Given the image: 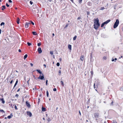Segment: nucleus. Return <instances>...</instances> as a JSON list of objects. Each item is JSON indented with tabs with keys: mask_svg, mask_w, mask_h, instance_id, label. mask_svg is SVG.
<instances>
[{
	"mask_svg": "<svg viewBox=\"0 0 123 123\" xmlns=\"http://www.w3.org/2000/svg\"><path fill=\"white\" fill-rule=\"evenodd\" d=\"M18 79H17V80L16 81V83H15V85H14V86L13 88V89H14V88L17 85V83H18Z\"/></svg>",
	"mask_w": 123,
	"mask_h": 123,
	"instance_id": "obj_17",
	"label": "nucleus"
},
{
	"mask_svg": "<svg viewBox=\"0 0 123 123\" xmlns=\"http://www.w3.org/2000/svg\"><path fill=\"white\" fill-rule=\"evenodd\" d=\"M94 26V28H95L96 30H97L98 28V27L99 26H97L96 25V24H94L93 25Z\"/></svg>",
	"mask_w": 123,
	"mask_h": 123,
	"instance_id": "obj_10",
	"label": "nucleus"
},
{
	"mask_svg": "<svg viewBox=\"0 0 123 123\" xmlns=\"http://www.w3.org/2000/svg\"><path fill=\"white\" fill-rule=\"evenodd\" d=\"M29 24H30V23H29L26 22L25 25V28H27L29 27Z\"/></svg>",
	"mask_w": 123,
	"mask_h": 123,
	"instance_id": "obj_6",
	"label": "nucleus"
},
{
	"mask_svg": "<svg viewBox=\"0 0 123 123\" xmlns=\"http://www.w3.org/2000/svg\"><path fill=\"white\" fill-rule=\"evenodd\" d=\"M23 66L25 67H27V66L26 65H25V64H24L23 65Z\"/></svg>",
	"mask_w": 123,
	"mask_h": 123,
	"instance_id": "obj_61",
	"label": "nucleus"
},
{
	"mask_svg": "<svg viewBox=\"0 0 123 123\" xmlns=\"http://www.w3.org/2000/svg\"><path fill=\"white\" fill-rule=\"evenodd\" d=\"M79 114H80V116L81 115V112H80V111L79 110Z\"/></svg>",
	"mask_w": 123,
	"mask_h": 123,
	"instance_id": "obj_56",
	"label": "nucleus"
},
{
	"mask_svg": "<svg viewBox=\"0 0 123 123\" xmlns=\"http://www.w3.org/2000/svg\"><path fill=\"white\" fill-rule=\"evenodd\" d=\"M25 104L26 106H27L28 108H30L31 107V105L27 101L25 102Z\"/></svg>",
	"mask_w": 123,
	"mask_h": 123,
	"instance_id": "obj_5",
	"label": "nucleus"
},
{
	"mask_svg": "<svg viewBox=\"0 0 123 123\" xmlns=\"http://www.w3.org/2000/svg\"><path fill=\"white\" fill-rule=\"evenodd\" d=\"M27 114L29 116L31 117L32 116V114L31 113L30 111H27Z\"/></svg>",
	"mask_w": 123,
	"mask_h": 123,
	"instance_id": "obj_7",
	"label": "nucleus"
},
{
	"mask_svg": "<svg viewBox=\"0 0 123 123\" xmlns=\"http://www.w3.org/2000/svg\"><path fill=\"white\" fill-rule=\"evenodd\" d=\"M87 14L88 15H89L90 14V12H89L87 11Z\"/></svg>",
	"mask_w": 123,
	"mask_h": 123,
	"instance_id": "obj_42",
	"label": "nucleus"
},
{
	"mask_svg": "<svg viewBox=\"0 0 123 123\" xmlns=\"http://www.w3.org/2000/svg\"><path fill=\"white\" fill-rule=\"evenodd\" d=\"M42 111H46V109L45 108L42 107Z\"/></svg>",
	"mask_w": 123,
	"mask_h": 123,
	"instance_id": "obj_15",
	"label": "nucleus"
},
{
	"mask_svg": "<svg viewBox=\"0 0 123 123\" xmlns=\"http://www.w3.org/2000/svg\"><path fill=\"white\" fill-rule=\"evenodd\" d=\"M94 87L96 91H97L96 89L98 87V85H96V83H94Z\"/></svg>",
	"mask_w": 123,
	"mask_h": 123,
	"instance_id": "obj_9",
	"label": "nucleus"
},
{
	"mask_svg": "<svg viewBox=\"0 0 123 123\" xmlns=\"http://www.w3.org/2000/svg\"><path fill=\"white\" fill-rule=\"evenodd\" d=\"M68 24H66V25H65V27H64V28H66L67 27H68Z\"/></svg>",
	"mask_w": 123,
	"mask_h": 123,
	"instance_id": "obj_46",
	"label": "nucleus"
},
{
	"mask_svg": "<svg viewBox=\"0 0 123 123\" xmlns=\"http://www.w3.org/2000/svg\"><path fill=\"white\" fill-rule=\"evenodd\" d=\"M119 23V20L118 19H117L116 20L115 22V23L114 25H113V28H115L117 27L118 26Z\"/></svg>",
	"mask_w": 123,
	"mask_h": 123,
	"instance_id": "obj_1",
	"label": "nucleus"
},
{
	"mask_svg": "<svg viewBox=\"0 0 123 123\" xmlns=\"http://www.w3.org/2000/svg\"><path fill=\"white\" fill-rule=\"evenodd\" d=\"M80 59L82 61H83L84 59V56L83 55L81 56L80 57Z\"/></svg>",
	"mask_w": 123,
	"mask_h": 123,
	"instance_id": "obj_16",
	"label": "nucleus"
},
{
	"mask_svg": "<svg viewBox=\"0 0 123 123\" xmlns=\"http://www.w3.org/2000/svg\"><path fill=\"white\" fill-rule=\"evenodd\" d=\"M50 53L52 55L53 54V52L52 51H50Z\"/></svg>",
	"mask_w": 123,
	"mask_h": 123,
	"instance_id": "obj_47",
	"label": "nucleus"
},
{
	"mask_svg": "<svg viewBox=\"0 0 123 123\" xmlns=\"http://www.w3.org/2000/svg\"><path fill=\"white\" fill-rule=\"evenodd\" d=\"M82 0H79V2L81 4L82 3Z\"/></svg>",
	"mask_w": 123,
	"mask_h": 123,
	"instance_id": "obj_43",
	"label": "nucleus"
},
{
	"mask_svg": "<svg viewBox=\"0 0 123 123\" xmlns=\"http://www.w3.org/2000/svg\"><path fill=\"white\" fill-rule=\"evenodd\" d=\"M105 25L104 23H103L101 25V27H103Z\"/></svg>",
	"mask_w": 123,
	"mask_h": 123,
	"instance_id": "obj_33",
	"label": "nucleus"
},
{
	"mask_svg": "<svg viewBox=\"0 0 123 123\" xmlns=\"http://www.w3.org/2000/svg\"><path fill=\"white\" fill-rule=\"evenodd\" d=\"M61 84L62 85V86H63L64 85L63 82V81H61L60 82Z\"/></svg>",
	"mask_w": 123,
	"mask_h": 123,
	"instance_id": "obj_25",
	"label": "nucleus"
},
{
	"mask_svg": "<svg viewBox=\"0 0 123 123\" xmlns=\"http://www.w3.org/2000/svg\"><path fill=\"white\" fill-rule=\"evenodd\" d=\"M48 80H46V85L47 86L48 85Z\"/></svg>",
	"mask_w": 123,
	"mask_h": 123,
	"instance_id": "obj_41",
	"label": "nucleus"
},
{
	"mask_svg": "<svg viewBox=\"0 0 123 123\" xmlns=\"http://www.w3.org/2000/svg\"><path fill=\"white\" fill-rule=\"evenodd\" d=\"M30 65H31V67H32L33 66V64L32 63H30Z\"/></svg>",
	"mask_w": 123,
	"mask_h": 123,
	"instance_id": "obj_58",
	"label": "nucleus"
},
{
	"mask_svg": "<svg viewBox=\"0 0 123 123\" xmlns=\"http://www.w3.org/2000/svg\"><path fill=\"white\" fill-rule=\"evenodd\" d=\"M43 66L45 68H46V65L45 64H44Z\"/></svg>",
	"mask_w": 123,
	"mask_h": 123,
	"instance_id": "obj_62",
	"label": "nucleus"
},
{
	"mask_svg": "<svg viewBox=\"0 0 123 123\" xmlns=\"http://www.w3.org/2000/svg\"><path fill=\"white\" fill-rule=\"evenodd\" d=\"M14 108L16 110H17L18 109L17 108V107L16 106V105H15L14 106Z\"/></svg>",
	"mask_w": 123,
	"mask_h": 123,
	"instance_id": "obj_40",
	"label": "nucleus"
},
{
	"mask_svg": "<svg viewBox=\"0 0 123 123\" xmlns=\"http://www.w3.org/2000/svg\"><path fill=\"white\" fill-rule=\"evenodd\" d=\"M71 45L69 44L68 46V48L70 50L71 49Z\"/></svg>",
	"mask_w": 123,
	"mask_h": 123,
	"instance_id": "obj_20",
	"label": "nucleus"
},
{
	"mask_svg": "<svg viewBox=\"0 0 123 123\" xmlns=\"http://www.w3.org/2000/svg\"><path fill=\"white\" fill-rule=\"evenodd\" d=\"M96 85H98V86L99 85V83H96Z\"/></svg>",
	"mask_w": 123,
	"mask_h": 123,
	"instance_id": "obj_59",
	"label": "nucleus"
},
{
	"mask_svg": "<svg viewBox=\"0 0 123 123\" xmlns=\"http://www.w3.org/2000/svg\"><path fill=\"white\" fill-rule=\"evenodd\" d=\"M61 70H59V74L60 75L61 74Z\"/></svg>",
	"mask_w": 123,
	"mask_h": 123,
	"instance_id": "obj_32",
	"label": "nucleus"
},
{
	"mask_svg": "<svg viewBox=\"0 0 123 123\" xmlns=\"http://www.w3.org/2000/svg\"><path fill=\"white\" fill-rule=\"evenodd\" d=\"M32 34L34 35H37V33L36 32L32 31Z\"/></svg>",
	"mask_w": 123,
	"mask_h": 123,
	"instance_id": "obj_22",
	"label": "nucleus"
},
{
	"mask_svg": "<svg viewBox=\"0 0 123 123\" xmlns=\"http://www.w3.org/2000/svg\"><path fill=\"white\" fill-rule=\"evenodd\" d=\"M6 6L7 7H9V5H8L7 3L6 4Z\"/></svg>",
	"mask_w": 123,
	"mask_h": 123,
	"instance_id": "obj_50",
	"label": "nucleus"
},
{
	"mask_svg": "<svg viewBox=\"0 0 123 123\" xmlns=\"http://www.w3.org/2000/svg\"><path fill=\"white\" fill-rule=\"evenodd\" d=\"M41 44V43H37V46H40Z\"/></svg>",
	"mask_w": 123,
	"mask_h": 123,
	"instance_id": "obj_37",
	"label": "nucleus"
},
{
	"mask_svg": "<svg viewBox=\"0 0 123 123\" xmlns=\"http://www.w3.org/2000/svg\"><path fill=\"white\" fill-rule=\"evenodd\" d=\"M87 4L88 6H91L92 5V3L90 2H87Z\"/></svg>",
	"mask_w": 123,
	"mask_h": 123,
	"instance_id": "obj_18",
	"label": "nucleus"
},
{
	"mask_svg": "<svg viewBox=\"0 0 123 123\" xmlns=\"http://www.w3.org/2000/svg\"><path fill=\"white\" fill-rule=\"evenodd\" d=\"M18 51L19 52H21V50L20 49H19Z\"/></svg>",
	"mask_w": 123,
	"mask_h": 123,
	"instance_id": "obj_60",
	"label": "nucleus"
},
{
	"mask_svg": "<svg viewBox=\"0 0 123 123\" xmlns=\"http://www.w3.org/2000/svg\"><path fill=\"white\" fill-rule=\"evenodd\" d=\"M113 101H112V102H111V105H113Z\"/></svg>",
	"mask_w": 123,
	"mask_h": 123,
	"instance_id": "obj_49",
	"label": "nucleus"
},
{
	"mask_svg": "<svg viewBox=\"0 0 123 123\" xmlns=\"http://www.w3.org/2000/svg\"><path fill=\"white\" fill-rule=\"evenodd\" d=\"M94 117L95 118H98V117L99 114L98 113H95L94 114Z\"/></svg>",
	"mask_w": 123,
	"mask_h": 123,
	"instance_id": "obj_4",
	"label": "nucleus"
},
{
	"mask_svg": "<svg viewBox=\"0 0 123 123\" xmlns=\"http://www.w3.org/2000/svg\"><path fill=\"white\" fill-rule=\"evenodd\" d=\"M106 57L105 56H104L103 57V59H104L106 60Z\"/></svg>",
	"mask_w": 123,
	"mask_h": 123,
	"instance_id": "obj_52",
	"label": "nucleus"
},
{
	"mask_svg": "<svg viewBox=\"0 0 123 123\" xmlns=\"http://www.w3.org/2000/svg\"><path fill=\"white\" fill-rule=\"evenodd\" d=\"M0 100L1 101V103L3 104H4L5 103V100L3 98H0Z\"/></svg>",
	"mask_w": 123,
	"mask_h": 123,
	"instance_id": "obj_14",
	"label": "nucleus"
},
{
	"mask_svg": "<svg viewBox=\"0 0 123 123\" xmlns=\"http://www.w3.org/2000/svg\"><path fill=\"white\" fill-rule=\"evenodd\" d=\"M105 9V8L104 7H102L100 9V10H103Z\"/></svg>",
	"mask_w": 123,
	"mask_h": 123,
	"instance_id": "obj_36",
	"label": "nucleus"
},
{
	"mask_svg": "<svg viewBox=\"0 0 123 123\" xmlns=\"http://www.w3.org/2000/svg\"><path fill=\"white\" fill-rule=\"evenodd\" d=\"M81 18L80 17H79L77 18V19L78 20L79 19H80Z\"/></svg>",
	"mask_w": 123,
	"mask_h": 123,
	"instance_id": "obj_57",
	"label": "nucleus"
},
{
	"mask_svg": "<svg viewBox=\"0 0 123 123\" xmlns=\"http://www.w3.org/2000/svg\"><path fill=\"white\" fill-rule=\"evenodd\" d=\"M59 60H60V61L61 62V61H62V59H61V58H59Z\"/></svg>",
	"mask_w": 123,
	"mask_h": 123,
	"instance_id": "obj_63",
	"label": "nucleus"
},
{
	"mask_svg": "<svg viewBox=\"0 0 123 123\" xmlns=\"http://www.w3.org/2000/svg\"><path fill=\"white\" fill-rule=\"evenodd\" d=\"M56 65L57 66H59V65H60V63H59V62H58L57 63V64H56Z\"/></svg>",
	"mask_w": 123,
	"mask_h": 123,
	"instance_id": "obj_39",
	"label": "nucleus"
},
{
	"mask_svg": "<svg viewBox=\"0 0 123 123\" xmlns=\"http://www.w3.org/2000/svg\"><path fill=\"white\" fill-rule=\"evenodd\" d=\"M10 80L11 81L10 82V83L11 84L12 83V82H13V80H11V79H10Z\"/></svg>",
	"mask_w": 123,
	"mask_h": 123,
	"instance_id": "obj_38",
	"label": "nucleus"
},
{
	"mask_svg": "<svg viewBox=\"0 0 123 123\" xmlns=\"http://www.w3.org/2000/svg\"><path fill=\"white\" fill-rule=\"evenodd\" d=\"M2 10H3L4 9H5L6 7L5 6V5L2 6Z\"/></svg>",
	"mask_w": 123,
	"mask_h": 123,
	"instance_id": "obj_21",
	"label": "nucleus"
},
{
	"mask_svg": "<svg viewBox=\"0 0 123 123\" xmlns=\"http://www.w3.org/2000/svg\"><path fill=\"white\" fill-rule=\"evenodd\" d=\"M112 123H117V122H116V121L114 120H113V122Z\"/></svg>",
	"mask_w": 123,
	"mask_h": 123,
	"instance_id": "obj_45",
	"label": "nucleus"
},
{
	"mask_svg": "<svg viewBox=\"0 0 123 123\" xmlns=\"http://www.w3.org/2000/svg\"><path fill=\"white\" fill-rule=\"evenodd\" d=\"M110 19H109L106 21H105L104 22L105 25H106L108 23H109L110 21Z\"/></svg>",
	"mask_w": 123,
	"mask_h": 123,
	"instance_id": "obj_12",
	"label": "nucleus"
},
{
	"mask_svg": "<svg viewBox=\"0 0 123 123\" xmlns=\"http://www.w3.org/2000/svg\"><path fill=\"white\" fill-rule=\"evenodd\" d=\"M5 24V23L4 22H2L0 24V25L1 26H2L3 25H4Z\"/></svg>",
	"mask_w": 123,
	"mask_h": 123,
	"instance_id": "obj_31",
	"label": "nucleus"
},
{
	"mask_svg": "<svg viewBox=\"0 0 123 123\" xmlns=\"http://www.w3.org/2000/svg\"><path fill=\"white\" fill-rule=\"evenodd\" d=\"M48 122H50L51 121V120L50 119L49 117L48 119Z\"/></svg>",
	"mask_w": 123,
	"mask_h": 123,
	"instance_id": "obj_44",
	"label": "nucleus"
},
{
	"mask_svg": "<svg viewBox=\"0 0 123 123\" xmlns=\"http://www.w3.org/2000/svg\"><path fill=\"white\" fill-rule=\"evenodd\" d=\"M20 88L18 89V90L17 91V92H19L20 91Z\"/></svg>",
	"mask_w": 123,
	"mask_h": 123,
	"instance_id": "obj_64",
	"label": "nucleus"
},
{
	"mask_svg": "<svg viewBox=\"0 0 123 123\" xmlns=\"http://www.w3.org/2000/svg\"><path fill=\"white\" fill-rule=\"evenodd\" d=\"M8 1L10 3H11L12 2V1L11 0H9Z\"/></svg>",
	"mask_w": 123,
	"mask_h": 123,
	"instance_id": "obj_55",
	"label": "nucleus"
},
{
	"mask_svg": "<svg viewBox=\"0 0 123 123\" xmlns=\"http://www.w3.org/2000/svg\"><path fill=\"white\" fill-rule=\"evenodd\" d=\"M19 21H20L19 18H17V22L18 24H19Z\"/></svg>",
	"mask_w": 123,
	"mask_h": 123,
	"instance_id": "obj_19",
	"label": "nucleus"
},
{
	"mask_svg": "<svg viewBox=\"0 0 123 123\" xmlns=\"http://www.w3.org/2000/svg\"><path fill=\"white\" fill-rule=\"evenodd\" d=\"M27 54H25L24 56V59L25 60L26 59V58L27 57Z\"/></svg>",
	"mask_w": 123,
	"mask_h": 123,
	"instance_id": "obj_23",
	"label": "nucleus"
},
{
	"mask_svg": "<svg viewBox=\"0 0 123 123\" xmlns=\"http://www.w3.org/2000/svg\"><path fill=\"white\" fill-rule=\"evenodd\" d=\"M57 89H56V88H54L53 89V90L54 91H56Z\"/></svg>",
	"mask_w": 123,
	"mask_h": 123,
	"instance_id": "obj_48",
	"label": "nucleus"
},
{
	"mask_svg": "<svg viewBox=\"0 0 123 123\" xmlns=\"http://www.w3.org/2000/svg\"><path fill=\"white\" fill-rule=\"evenodd\" d=\"M38 79H40L41 80H45L44 78V77L43 74V75H40L39 77L38 78Z\"/></svg>",
	"mask_w": 123,
	"mask_h": 123,
	"instance_id": "obj_3",
	"label": "nucleus"
},
{
	"mask_svg": "<svg viewBox=\"0 0 123 123\" xmlns=\"http://www.w3.org/2000/svg\"><path fill=\"white\" fill-rule=\"evenodd\" d=\"M0 112H1L3 113H5V112L3 110H0Z\"/></svg>",
	"mask_w": 123,
	"mask_h": 123,
	"instance_id": "obj_34",
	"label": "nucleus"
},
{
	"mask_svg": "<svg viewBox=\"0 0 123 123\" xmlns=\"http://www.w3.org/2000/svg\"><path fill=\"white\" fill-rule=\"evenodd\" d=\"M36 71H37L41 75H43V74L42 73V72L39 69L36 70Z\"/></svg>",
	"mask_w": 123,
	"mask_h": 123,
	"instance_id": "obj_11",
	"label": "nucleus"
},
{
	"mask_svg": "<svg viewBox=\"0 0 123 123\" xmlns=\"http://www.w3.org/2000/svg\"><path fill=\"white\" fill-rule=\"evenodd\" d=\"M30 4H31V5H32V4H33V2L31 1H30Z\"/></svg>",
	"mask_w": 123,
	"mask_h": 123,
	"instance_id": "obj_51",
	"label": "nucleus"
},
{
	"mask_svg": "<svg viewBox=\"0 0 123 123\" xmlns=\"http://www.w3.org/2000/svg\"><path fill=\"white\" fill-rule=\"evenodd\" d=\"M40 101V99L39 98H38V100L37 102V104L38 105Z\"/></svg>",
	"mask_w": 123,
	"mask_h": 123,
	"instance_id": "obj_35",
	"label": "nucleus"
},
{
	"mask_svg": "<svg viewBox=\"0 0 123 123\" xmlns=\"http://www.w3.org/2000/svg\"><path fill=\"white\" fill-rule=\"evenodd\" d=\"M30 22V24H31L32 25H34V23L33 22H32L31 21Z\"/></svg>",
	"mask_w": 123,
	"mask_h": 123,
	"instance_id": "obj_29",
	"label": "nucleus"
},
{
	"mask_svg": "<svg viewBox=\"0 0 123 123\" xmlns=\"http://www.w3.org/2000/svg\"><path fill=\"white\" fill-rule=\"evenodd\" d=\"M27 44L29 46H30L31 45V44H32L31 43H30L29 42H27Z\"/></svg>",
	"mask_w": 123,
	"mask_h": 123,
	"instance_id": "obj_30",
	"label": "nucleus"
},
{
	"mask_svg": "<svg viewBox=\"0 0 123 123\" xmlns=\"http://www.w3.org/2000/svg\"><path fill=\"white\" fill-rule=\"evenodd\" d=\"M120 91H123V86L120 88Z\"/></svg>",
	"mask_w": 123,
	"mask_h": 123,
	"instance_id": "obj_26",
	"label": "nucleus"
},
{
	"mask_svg": "<svg viewBox=\"0 0 123 123\" xmlns=\"http://www.w3.org/2000/svg\"><path fill=\"white\" fill-rule=\"evenodd\" d=\"M46 94L47 97H49V93L48 91V90H47L46 91Z\"/></svg>",
	"mask_w": 123,
	"mask_h": 123,
	"instance_id": "obj_27",
	"label": "nucleus"
},
{
	"mask_svg": "<svg viewBox=\"0 0 123 123\" xmlns=\"http://www.w3.org/2000/svg\"><path fill=\"white\" fill-rule=\"evenodd\" d=\"M76 37H77L76 36H74V37L73 38V40H75L76 38Z\"/></svg>",
	"mask_w": 123,
	"mask_h": 123,
	"instance_id": "obj_28",
	"label": "nucleus"
},
{
	"mask_svg": "<svg viewBox=\"0 0 123 123\" xmlns=\"http://www.w3.org/2000/svg\"><path fill=\"white\" fill-rule=\"evenodd\" d=\"M92 53H91L90 54V59L91 61V59L92 58Z\"/></svg>",
	"mask_w": 123,
	"mask_h": 123,
	"instance_id": "obj_24",
	"label": "nucleus"
},
{
	"mask_svg": "<svg viewBox=\"0 0 123 123\" xmlns=\"http://www.w3.org/2000/svg\"><path fill=\"white\" fill-rule=\"evenodd\" d=\"M18 96L19 95L18 94H16L15 95V97H18Z\"/></svg>",
	"mask_w": 123,
	"mask_h": 123,
	"instance_id": "obj_53",
	"label": "nucleus"
},
{
	"mask_svg": "<svg viewBox=\"0 0 123 123\" xmlns=\"http://www.w3.org/2000/svg\"><path fill=\"white\" fill-rule=\"evenodd\" d=\"M38 51V53L39 54L41 53L42 52V50L41 49L40 47H39L38 48V49H37Z\"/></svg>",
	"mask_w": 123,
	"mask_h": 123,
	"instance_id": "obj_8",
	"label": "nucleus"
},
{
	"mask_svg": "<svg viewBox=\"0 0 123 123\" xmlns=\"http://www.w3.org/2000/svg\"><path fill=\"white\" fill-rule=\"evenodd\" d=\"M13 116V115H12V113H11L10 114V115L8 116L7 118L8 119H10Z\"/></svg>",
	"mask_w": 123,
	"mask_h": 123,
	"instance_id": "obj_13",
	"label": "nucleus"
},
{
	"mask_svg": "<svg viewBox=\"0 0 123 123\" xmlns=\"http://www.w3.org/2000/svg\"><path fill=\"white\" fill-rule=\"evenodd\" d=\"M99 20L98 19H95V22H94V24H96L97 26H99L100 25L99 23Z\"/></svg>",
	"mask_w": 123,
	"mask_h": 123,
	"instance_id": "obj_2",
	"label": "nucleus"
},
{
	"mask_svg": "<svg viewBox=\"0 0 123 123\" xmlns=\"http://www.w3.org/2000/svg\"><path fill=\"white\" fill-rule=\"evenodd\" d=\"M91 74L92 75H93V71H91Z\"/></svg>",
	"mask_w": 123,
	"mask_h": 123,
	"instance_id": "obj_54",
	"label": "nucleus"
}]
</instances>
